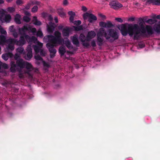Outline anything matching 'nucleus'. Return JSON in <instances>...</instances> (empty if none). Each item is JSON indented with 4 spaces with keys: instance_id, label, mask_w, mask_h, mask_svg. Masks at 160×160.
<instances>
[{
    "instance_id": "nucleus-43",
    "label": "nucleus",
    "mask_w": 160,
    "mask_h": 160,
    "mask_svg": "<svg viewBox=\"0 0 160 160\" xmlns=\"http://www.w3.org/2000/svg\"><path fill=\"white\" fill-rule=\"evenodd\" d=\"M12 33V35L13 36L15 37V38H17L18 36V34L17 32H16V30H15V31L14 32H13Z\"/></svg>"
},
{
    "instance_id": "nucleus-54",
    "label": "nucleus",
    "mask_w": 160,
    "mask_h": 160,
    "mask_svg": "<svg viewBox=\"0 0 160 160\" xmlns=\"http://www.w3.org/2000/svg\"><path fill=\"white\" fill-rule=\"evenodd\" d=\"M156 18L158 19H160V15H158L156 17Z\"/></svg>"
},
{
    "instance_id": "nucleus-1",
    "label": "nucleus",
    "mask_w": 160,
    "mask_h": 160,
    "mask_svg": "<svg viewBox=\"0 0 160 160\" xmlns=\"http://www.w3.org/2000/svg\"><path fill=\"white\" fill-rule=\"evenodd\" d=\"M54 35H48L45 37L43 38L44 41L49 42L46 44V47L50 53L51 58L54 57L57 52L56 50L54 47L61 44L62 41L61 33L58 30L55 31Z\"/></svg>"
},
{
    "instance_id": "nucleus-3",
    "label": "nucleus",
    "mask_w": 160,
    "mask_h": 160,
    "mask_svg": "<svg viewBox=\"0 0 160 160\" xmlns=\"http://www.w3.org/2000/svg\"><path fill=\"white\" fill-rule=\"evenodd\" d=\"M139 25L141 26V31L142 33H140L138 29V26L137 24H134L132 27V28L129 29L128 30L129 35L131 36L133 35L134 39H138L141 36L152 34L153 33L152 28L151 26L147 25L145 28L142 22H140Z\"/></svg>"
},
{
    "instance_id": "nucleus-49",
    "label": "nucleus",
    "mask_w": 160,
    "mask_h": 160,
    "mask_svg": "<svg viewBox=\"0 0 160 160\" xmlns=\"http://www.w3.org/2000/svg\"><path fill=\"white\" fill-rule=\"evenodd\" d=\"M82 11H83L84 12H85L87 10V8L84 6H82Z\"/></svg>"
},
{
    "instance_id": "nucleus-22",
    "label": "nucleus",
    "mask_w": 160,
    "mask_h": 160,
    "mask_svg": "<svg viewBox=\"0 0 160 160\" xmlns=\"http://www.w3.org/2000/svg\"><path fill=\"white\" fill-rule=\"evenodd\" d=\"M32 22H33V24L39 26L41 24V22L38 20L36 16H34L33 17Z\"/></svg>"
},
{
    "instance_id": "nucleus-2",
    "label": "nucleus",
    "mask_w": 160,
    "mask_h": 160,
    "mask_svg": "<svg viewBox=\"0 0 160 160\" xmlns=\"http://www.w3.org/2000/svg\"><path fill=\"white\" fill-rule=\"evenodd\" d=\"M19 54L18 53L15 54L14 56L15 59L17 60L16 64L15 62H12L11 63V68L10 70L12 72H14L16 71H18L20 73L19 77L22 78L23 75H22L24 73H28V72L22 71L24 68H26L29 71L31 70L32 68V65L26 62H24L23 59L19 58L20 57Z\"/></svg>"
},
{
    "instance_id": "nucleus-36",
    "label": "nucleus",
    "mask_w": 160,
    "mask_h": 160,
    "mask_svg": "<svg viewBox=\"0 0 160 160\" xmlns=\"http://www.w3.org/2000/svg\"><path fill=\"white\" fill-rule=\"evenodd\" d=\"M9 29L10 31L12 32H14L16 30L14 28V26L13 25L10 26L9 27Z\"/></svg>"
},
{
    "instance_id": "nucleus-40",
    "label": "nucleus",
    "mask_w": 160,
    "mask_h": 160,
    "mask_svg": "<svg viewBox=\"0 0 160 160\" xmlns=\"http://www.w3.org/2000/svg\"><path fill=\"white\" fill-rule=\"evenodd\" d=\"M16 3L18 5H20L23 3L22 0H17L16 2Z\"/></svg>"
},
{
    "instance_id": "nucleus-23",
    "label": "nucleus",
    "mask_w": 160,
    "mask_h": 160,
    "mask_svg": "<svg viewBox=\"0 0 160 160\" xmlns=\"http://www.w3.org/2000/svg\"><path fill=\"white\" fill-rule=\"evenodd\" d=\"M63 43L65 44L69 49H71L72 47L70 41L68 38H66V40L63 41Z\"/></svg>"
},
{
    "instance_id": "nucleus-53",
    "label": "nucleus",
    "mask_w": 160,
    "mask_h": 160,
    "mask_svg": "<svg viewBox=\"0 0 160 160\" xmlns=\"http://www.w3.org/2000/svg\"><path fill=\"white\" fill-rule=\"evenodd\" d=\"M4 2V1L3 0H0V4H3Z\"/></svg>"
},
{
    "instance_id": "nucleus-47",
    "label": "nucleus",
    "mask_w": 160,
    "mask_h": 160,
    "mask_svg": "<svg viewBox=\"0 0 160 160\" xmlns=\"http://www.w3.org/2000/svg\"><path fill=\"white\" fill-rule=\"evenodd\" d=\"M74 16H70L69 20L72 23L74 22Z\"/></svg>"
},
{
    "instance_id": "nucleus-32",
    "label": "nucleus",
    "mask_w": 160,
    "mask_h": 160,
    "mask_svg": "<svg viewBox=\"0 0 160 160\" xmlns=\"http://www.w3.org/2000/svg\"><path fill=\"white\" fill-rule=\"evenodd\" d=\"M7 10L9 12L12 13L15 10V8L12 7H9L7 8Z\"/></svg>"
},
{
    "instance_id": "nucleus-34",
    "label": "nucleus",
    "mask_w": 160,
    "mask_h": 160,
    "mask_svg": "<svg viewBox=\"0 0 160 160\" xmlns=\"http://www.w3.org/2000/svg\"><path fill=\"white\" fill-rule=\"evenodd\" d=\"M32 5H39L40 4V2L37 0L31 1H30Z\"/></svg>"
},
{
    "instance_id": "nucleus-31",
    "label": "nucleus",
    "mask_w": 160,
    "mask_h": 160,
    "mask_svg": "<svg viewBox=\"0 0 160 160\" xmlns=\"http://www.w3.org/2000/svg\"><path fill=\"white\" fill-rule=\"evenodd\" d=\"M32 5L31 4V3L30 2V1L27 4V5L25 6L24 8L23 9L24 10H28L29 9L30 7L31 6H32Z\"/></svg>"
},
{
    "instance_id": "nucleus-33",
    "label": "nucleus",
    "mask_w": 160,
    "mask_h": 160,
    "mask_svg": "<svg viewBox=\"0 0 160 160\" xmlns=\"http://www.w3.org/2000/svg\"><path fill=\"white\" fill-rule=\"evenodd\" d=\"M43 33L41 31V29H39L37 32V36L38 37H42L43 36Z\"/></svg>"
},
{
    "instance_id": "nucleus-4",
    "label": "nucleus",
    "mask_w": 160,
    "mask_h": 160,
    "mask_svg": "<svg viewBox=\"0 0 160 160\" xmlns=\"http://www.w3.org/2000/svg\"><path fill=\"white\" fill-rule=\"evenodd\" d=\"M103 36L110 42H112L118 38V33L116 30L111 29L106 32L104 28H100L97 33V43L99 46H101L102 44L103 40Z\"/></svg>"
},
{
    "instance_id": "nucleus-24",
    "label": "nucleus",
    "mask_w": 160,
    "mask_h": 160,
    "mask_svg": "<svg viewBox=\"0 0 160 160\" xmlns=\"http://www.w3.org/2000/svg\"><path fill=\"white\" fill-rule=\"evenodd\" d=\"M148 2L153 4L160 5V0H148Z\"/></svg>"
},
{
    "instance_id": "nucleus-21",
    "label": "nucleus",
    "mask_w": 160,
    "mask_h": 160,
    "mask_svg": "<svg viewBox=\"0 0 160 160\" xmlns=\"http://www.w3.org/2000/svg\"><path fill=\"white\" fill-rule=\"evenodd\" d=\"M13 55L11 52L8 53V54H3L2 55V58L5 61H7L8 59V57L10 58L12 57Z\"/></svg>"
},
{
    "instance_id": "nucleus-48",
    "label": "nucleus",
    "mask_w": 160,
    "mask_h": 160,
    "mask_svg": "<svg viewBox=\"0 0 160 160\" xmlns=\"http://www.w3.org/2000/svg\"><path fill=\"white\" fill-rule=\"evenodd\" d=\"M91 44L92 46L93 47H95L96 45L95 42L94 40H93L92 41Z\"/></svg>"
},
{
    "instance_id": "nucleus-38",
    "label": "nucleus",
    "mask_w": 160,
    "mask_h": 160,
    "mask_svg": "<svg viewBox=\"0 0 160 160\" xmlns=\"http://www.w3.org/2000/svg\"><path fill=\"white\" fill-rule=\"evenodd\" d=\"M74 28L76 31H79L82 29V27L81 26L77 27H74Z\"/></svg>"
},
{
    "instance_id": "nucleus-51",
    "label": "nucleus",
    "mask_w": 160,
    "mask_h": 160,
    "mask_svg": "<svg viewBox=\"0 0 160 160\" xmlns=\"http://www.w3.org/2000/svg\"><path fill=\"white\" fill-rule=\"evenodd\" d=\"M24 13H25V14L26 15H28L29 16H30L31 15V14H30V12H28V11L25 12Z\"/></svg>"
},
{
    "instance_id": "nucleus-11",
    "label": "nucleus",
    "mask_w": 160,
    "mask_h": 160,
    "mask_svg": "<svg viewBox=\"0 0 160 160\" xmlns=\"http://www.w3.org/2000/svg\"><path fill=\"white\" fill-rule=\"evenodd\" d=\"M83 17L84 20L88 19L90 23H92L97 20V17L93 14L86 12L83 14Z\"/></svg>"
},
{
    "instance_id": "nucleus-42",
    "label": "nucleus",
    "mask_w": 160,
    "mask_h": 160,
    "mask_svg": "<svg viewBox=\"0 0 160 160\" xmlns=\"http://www.w3.org/2000/svg\"><path fill=\"white\" fill-rule=\"evenodd\" d=\"M115 20L119 22L122 23L123 22V20L121 18H115Z\"/></svg>"
},
{
    "instance_id": "nucleus-8",
    "label": "nucleus",
    "mask_w": 160,
    "mask_h": 160,
    "mask_svg": "<svg viewBox=\"0 0 160 160\" xmlns=\"http://www.w3.org/2000/svg\"><path fill=\"white\" fill-rule=\"evenodd\" d=\"M27 31L31 32L34 35H35V33L36 32L37 30L35 28H32L28 24L25 25H24L22 28H19L18 29V31L19 34L21 35H24V36L27 41L29 42H31L29 41V38H28V39H27L26 38V35H27L25 34V33Z\"/></svg>"
},
{
    "instance_id": "nucleus-52",
    "label": "nucleus",
    "mask_w": 160,
    "mask_h": 160,
    "mask_svg": "<svg viewBox=\"0 0 160 160\" xmlns=\"http://www.w3.org/2000/svg\"><path fill=\"white\" fill-rule=\"evenodd\" d=\"M54 20L55 21V22L58 23V19L57 17H55L54 18Z\"/></svg>"
},
{
    "instance_id": "nucleus-14",
    "label": "nucleus",
    "mask_w": 160,
    "mask_h": 160,
    "mask_svg": "<svg viewBox=\"0 0 160 160\" xmlns=\"http://www.w3.org/2000/svg\"><path fill=\"white\" fill-rule=\"evenodd\" d=\"M99 25L101 28H110L113 26V24L111 22L108 21L107 22H101L99 23Z\"/></svg>"
},
{
    "instance_id": "nucleus-12",
    "label": "nucleus",
    "mask_w": 160,
    "mask_h": 160,
    "mask_svg": "<svg viewBox=\"0 0 160 160\" xmlns=\"http://www.w3.org/2000/svg\"><path fill=\"white\" fill-rule=\"evenodd\" d=\"M35 58L37 61L36 62V63L38 64H39L41 62H42L43 64V66L44 68H48L49 67L50 65L48 63L45 62L42 59L41 57L38 55H36L34 56Z\"/></svg>"
},
{
    "instance_id": "nucleus-19",
    "label": "nucleus",
    "mask_w": 160,
    "mask_h": 160,
    "mask_svg": "<svg viewBox=\"0 0 160 160\" xmlns=\"http://www.w3.org/2000/svg\"><path fill=\"white\" fill-rule=\"evenodd\" d=\"M21 17L18 14H17L15 16L14 20L15 22L17 24H20L21 22Z\"/></svg>"
},
{
    "instance_id": "nucleus-30",
    "label": "nucleus",
    "mask_w": 160,
    "mask_h": 160,
    "mask_svg": "<svg viewBox=\"0 0 160 160\" xmlns=\"http://www.w3.org/2000/svg\"><path fill=\"white\" fill-rule=\"evenodd\" d=\"M23 20L25 22H29L31 20V18L27 16H25L23 17Z\"/></svg>"
},
{
    "instance_id": "nucleus-56",
    "label": "nucleus",
    "mask_w": 160,
    "mask_h": 160,
    "mask_svg": "<svg viewBox=\"0 0 160 160\" xmlns=\"http://www.w3.org/2000/svg\"><path fill=\"white\" fill-rule=\"evenodd\" d=\"M69 54H70V53H69Z\"/></svg>"
},
{
    "instance_id": "nucleus-20",
    "label": "nucleus",
    "mask_w": 160,
    "mask_h": 160,
    "mask_svg": "<svg viewBox=\"0 0 160 160\" xmlns=\"http://www.w3.org/2000/svg\"><path fill=\"white\" fill-rule=\"evenodd\" d=\"M57 13L58 15L62 18H64L65 17L66 13L63 11V9L61 8L58 9Z\"/></svg>"
},
{
    "instance_id": "nucleus-55",
    "label": "nucleus",
    "mask_w": 160,
    "mask_h": 160,
    "mask_svg": "<svg viewBox=\"0 0 160 160\" xmlns=\"http://www.w3.org/2000/svg\"><path fill=\"white\" fill-rule=\"evenodd\" d=\"M8 2H10L12 1V0H6Z\"/></svg>"
},
{
    "instance_id": "nucleus-15",
    "label": "nucleus",
    "mask_w": 160,
    "mask_h": 160,
    "mask_svg": "<svg viewBox=\"0 0 160 160\" xmlns=\"http://www.w3.org/2000/svg\"><path fill=\"white\" fill-rule=\"evenodd\" d=\"M109 5L112 8L116 9L118 8H121L122 5L118 2L116 1H112L109 3Z\"/></svg>"
},
{
    "instance_id": "nucleus-35",
    "label": "nucleus",
    "mask_w": 160,
    "mask_h": 160,
    "mask_svg": "<svg viewBox=\"0 0 160 160\" xmlns=\"http://www.w3.org/2000/svg\"><path fill=\"white\" fill-rule=\"evenodd\" d=\"M38 7L37 6H34L32 9V12H37L38 10Z\"/></svg>"
},
{
    "instance_id": "nucleus-16",
    "label": "nucleus",
    "mask_w": 160,
    "mask_h": 160,
    "mask_svg": "<svg viewBox=\"0 0 160 160\" xmlns=\"http://www.w3.org/2000/svg\"><path fill=\"white\" fill-rule=\"evenodd\" d=\"M118 28L123 36H125L127 35L128 32L127 30L126 27L125 25L122 24L119 26Z\"/></svg>"
},
{
    "instance_id": "nucleus-26",
    "label": "nucleus",
    "mask_w": 160,
    "mask_h": 160,
    "mask_svg": "<svg viewBox=\"0 0 160 160\" xmlns=\"http://www.w3.org/2000/svg\"><path fill=\"white\" fill-rule=\"evenodd\" d=\"M59 51L61 56L63 55L66 52L65 47L63 46H61L59 48Z\"/></svg>"
},
{
    "instance_id": "nucleus-29",
    "label": "nucleus",
    "mask_w": 160,
    "mask_h": 160,
    "mask_svg": "<svg viewBox=\"0 0 160 160\" xmlns=\"http://www.w3.org/2000/svg\"><path fill=\"white\" fill-rule=\"evenodd\" d=\"M8 66L7 64L2 63L0 61V69L2 68L6 69L8 68Z\"/></svg>"
},
{
    "instance_id": "nucleus-10",
    "label": "nucleus",
    "mask_w": 160,
    "mask_h": 160,
    "mask_svg": "<svg viewBox=\"0 0 160 160\" xmlns=\"http://www.w3.org/2000/svg\"><path fill=\"white\" fill-rule=\"evenodd\" d=\"M48 19L50 22L47 25V30L49 33H52L54 30L56 25L54 23L51 22L53 18L51 16H49Z\"/></svg>"
},
{
    "instance_id": "nucleus-50",
    "label": "nucleus",
    "mask_w": 160,
    "mask_h": 160,
    "mask_svg": "<svg viewBox=\"0 0 160 160\" xmlns=\"http://www.w3.org/2000/svg\"><path fill=\"white\" fill-rule=\"evenodd\" d=\"M139 46L140 48H142L144 47V44L142 43H140L139 44Z\"/></svg>"
},
{
    "instance_id": "nucleus-9",
    "label": "nucleus",
    "mask_w": 160,
    "mask_h": 160,
    "mask_svg": "<svg viewBox=\"0 0 160 160\" xmlns=\"http://www.w3.org/2000/svg\"><path fill=\"white\" fill-rule=\"evenodd\" d=\"M6 11L3 9H0V21L2 22L8 23L11 20V17L9 14H5Z\"/></svg>"
},
{
    "instance_id": "nucleus-25",
    "label": "nucleus",
    "mask_w": 160,
    "mask_h": 160,
    "mask_svg": "<svg viewBox=\"0 0 160 160\" xmlns=\"http://www.w3.org/2000/svg\"><path fill=\"white\" fill-rule=\"evenodd\" d=\"M154 29L156 32L158 33H160V22L158 24L155 25Z\"/></svg>"
},
{
    "instance_id": "nucleus-28",
    "label": "nucleus",
    "mask_w": 160,
    "mask_h": 160,
    "mask_svg": "<svg viewBox=\"0 0 160 160\" xmlns=\"http://www.w3.org/2000/svg\"><path fill=\"white\" fill-rule=\"evenodd\" d=\"M16 51L17 52L22 54L23 53L24 48L22 47H19L16 49Z\"/></svg>"
},
{
    "instance_id": "nucleus-44",
    "label": "nucleus",
    "mask_w": 160,
    "mask_h": 160,
    "mask_svg": "<svg viewBox=\"0 0 160 160\" xmlns=\"http://www.w3.org/2000/svg\"><path fill=\"white\" fill-rule=\"evenodd\" d=\"M146 22L147 23H150V24H152L153 23V20L151 19H149L148 20H147Z\"/></svg>"
},
{
    "instance_id": "nucleus-46",
    "label": "nucleus",
    "mask_w": 160,
    "mask_h": 160,
    "mask_svg": "<svg viewBox=\"0 0 160 160\" xmlns=\"http://www.w3.org/2000/svg\"><path fill=\"white\" fill-rule=\"evenodd\" d=\"M68 2L67 0H64L63 2V4L64 6H67L68 5Z\"/></svg>"
},
{
    "instance_id": "nucleus-13",
    "label": "nucleus",
    "mask_w": 160,
    "mask_h": 160,
    "mask_svg": "<svg viewBox=\"0 0 160 160\" xmlns=\"http://www.w3.org/2000/svg\"><path fill=\"white\" fill-rule=\"evenodd\" d=\"M27 51L28 52L27 55L25 56L24 58L27 60H30L32 56V49L31 45H29L28 46L27 48Z\"/></svg>"
},
{
    "instance_id": "nucleus-41",
    "label": "nucleus",
    "mask_w": 160,
    "mask_h": 160,
    "mask_svg": "<svg viewBox=\"0 0 160 160\" xmlns=\"http://www.w3.org/2000/svg\"><path fill=\"white\" fill-rule=\"evenodd\" d=\"M68 14L70 16H75V12L72 11L68 12Z\"/></svg>"
},
{
    "instance_id": "nucleus-37",
    "label": "nucleus",
    "mask_w": 160,
    "mask_h": 160,
    "mask_svg": "<svg viewBox=\"0 0 160 160\" xmlns=\"http://www.w3.org/2000/svg\"><path fill=\"white\" fill-rule=\"evenodd\" d=\"M74 24L76 25H78L81 23V22L80 20L75 21L73 22Z\"/></svg>"
},
{
    "instance_id": "nucleus-45",
    "label": "nucleus",
    "mask_w": 160,
    "mask_h": 160,
    "mask_svg": "<svg viewBox=\"0 0 160 160\" xmlns=\"http://www.w3.org/2000/svg\"><path fill=\"white\" fill-rule=\"evenodd\" d=\"M63 26L60 24L58 26V30H62L63 29Z\"/></svg>"
},
{
    "instance_id": "nucleus-18",
    "label": "nucleus",
    "mask_w": 160,
    "mask_h": 160,
    "mask_svg": "<svg viewBox=\"0 0 160 160\" xmlns=\"http://www.w3.org/2000/svg\"><path fill=\"white\" fill-rule=\"evenodd\" d=\"M71 39L73 43L76 45L77 46H78L79 44L78 39V36L77 35H74L71 38Z\"/></svg>"
},
{
    "instance_id": "nucleus-6",
    "label": "nucleus",
    "mask_w": 160,
    "mask_h": 160,
    "mask_svg": "<svg viewBox=\"0 0 160 160\" xmlns=\"http://www.w3.org/2000/svg\"><path fill=\"white\" fill-rule=\"evenodd\" d=\"M25 38L24 36H20L18 41L13 38H9L7 40V43L8 44L7 47V49L11 51L13 50L14 49L15 44L19 46H22L24 45L26 42Z\"/></svg>"
},
{
    "instance_id": "nucleus-17",
    "label": "nucleus",
    "mask_w": 160,
    "mask_h": 160,
    "mask_svg": "<svg viewBox=\"0 0 160 160\" xmlns=\"http://www.w3.org/2000/svg\"><path fill=\"white\" fill-rule=\"evenodd\" d=\"M71 29L68 27H66L62 30V34L63 36L68 37L70 34Z\"/></svg>"
},
{
    "instance_id": "nucleus-27",
    "label": "nucleus",
    "mask_w": 160,
    "mask_h": 160,
    "mask_svg": "<svg viewBox=\"0 0 160 160\" xmlns=\"http://www.w3.org/2000/svg\"><path fill=\"white\" fill-rule=\"evenodd\" d=\"M0 32L1 33L2 35L6 36L7 35V32L5 30H4L0 25Z\"/></svg>"
},
{
    "instance_id": "nucleus-7",
    "label": "nucleus",
    "mask_w": 160,
    "mask_h": 160,
    "mask_svg": "<svg viewBox=\"0 0 160 160\" xmlns=\"http://www.w3.org/2000/svg\"><path fill=\"white\" fill-rule=\"evenodd\" d=\"M96 36V32L93 31L88 32L87 35L86 39L85 36L83 34H80L79 39L82 42V45L85 47H88L89 46V41L92 39L94 38Z\"/></svg>"
},
{
    "instance_id": "nucleus-5",
    "label": "nucleus",
    "mask_w": 160,
    "mask_h": 160,
    "mask_svg": "<svg viewBox=\"0 0 160 160\" xmlns=\"http://www.w3.org/2000/svg\"><path fill=\"white\" fill-rule=\"evenodd\" d=\"M26 36L27 39H28V38H29V42H33L34 43L37 44V45L33 46V49L36 54L40 52L41 55L44 56L46 54V52L42 48L43 44L38 41L37 40V38L35 37L32 36V37H30L28 35H26Z\"/></svg>"
},
{
    "instance_id": "nucleus-39",
    "label": "nucleus",
    "mask_w": 160,
    "mask_h": 160,
    "mask_svg": "<svg viewBox=\"0 0 160 160\" xmlns=\"http://www.w3.org/2000/svg\"><path fill=\"white\" fill-rule=\"evenodd\" d=\"M98 15L102 20H104L106 19V16L101 13L99 14Z\"/></svg>"
}]
</instances>
